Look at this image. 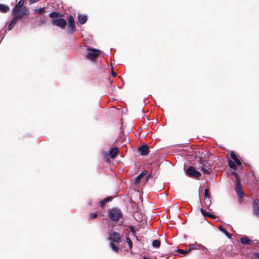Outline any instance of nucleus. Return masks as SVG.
<instances>
[{
	"label": "nucleus",
	"instance_id": "obj_30",
	"mask_svg": "<svg viewBox=\"0 0 259 259\" xmlns=\"http://www.w3.org/2000/svg\"><path fill=\"white\" fill-rule=\"evenodd\" d=\"M35 12L41 15L45 12V8H40V9L36 10Z\"/></svg>",
	"mask_w": 259,
	"mask_h": 259
},
{
	"label": "nucleus",
	"instance_id": "obj_26",
	"mask_svg": "<svg viewBox=\"0 0 259 259\" xmlns=\"http://www.w3.org/2000/svg\"><path fill=\"white\" fill-rule=\"evenodd\" d=\"M200 211L201 212V213L204 216V217H211V218H213L214 215L213 214H211L210 213H209L207 212H206L205 211V210H204L202 208H200Z\"/></svg>",
	"mask_w": 259,
	"mask_h": 259
},
{
	"label": "nucleus",
	"instance_id": "obj_29",
	"mask_svg": "<svg viewBox=\"0 0 259 259\" xmlns=\"http://www.w3.org/2000/svg\"><path fill=\"white\" fill-rule=\"evenodd\" d=\"M98 214L97 213L92 212V213H91V214H90V219H95V218H97L98 217Z\"/></svg>",
	"mask_w": 259,
	"mask_h": 259
},
{
	"label": "nucleus",
	"instance_id": "obj_21",
	"mask_svg": "<svg viewBox=\"0 0 259 259\" xmlns=\"http://www.w3.org/2000/svg\"><path fill=\"white\" fill-rule=\"evenodd\" d=\"M9 10V7L4 4H0V12L6 13Z\"/></svg>",
	"mask_w": 259,
	"mask_h": 259
},
{
	"label": "nucleus",
	"instance_id": "obj_1",
	"mask_svg": "<svg viewBox=\"0 0 259 259\" xmlns=\"http://www.w3.org/2000/svg\"><path fill=\"white\" fill-rule=\"evenodd\" d=\"M233 175L236 178L235 182V189L239 199V202L241 203L242 199L244 196V193L241 188V180L237 172H233Z\"/></svg>",
	"mask_w": 259,
	"mask_h": 259
},
{
	"label": "nucleus",
	"instance_id": "obj_3",
	"mask_svg": "<svg viewBox=\"0 0 259 259\" xmlns=\"http://www.w3.org/2000/svg\"><path fill=\"white\" fill-rule=\"evenodd\" d=\"M101 53V51L100 50L90 48L87 50L85 57L87 59L93 61L99 56Z\"/></svg>",
	"mask_w": 259,
	"mask_h": 259
},
{
	"label": "nucleus",
	"instance_id": "obj_9",
	"mask_svg": "<svg viewBox=\"0 0 259 259\" xmlns=\"http://www.w3.org/2000/svg\"><path fill=\"white\" fill-rule=\"evenodd\" d=\"M68 33L72 34L76 30L75 25L74 23V19L72 15H70L68 18Z\"/></svg>",
	"mask_w": 259,
	"mask_h": 259
},
{
	"label": "nucleus",
	"instance_id": "obj_25",
	"mask_svg": "<svg viewBox=\"0 0 259 259\" xmlns=\"http://www.w3.org/2000/svg\"><path fill=\"white\" fill-rule=\"evenodd\" d=\"M228 165L232 169H235L237 168L236 163L230 159L228 160Z\"/></svg>",
	"mask_w": 259,
	"mask_h": 259
},
{
	"label": "nucleus",
	"instance_id": "obj_2",
	"mask_svg": "<svg viewBox=\"0 0 259 259\" xmlns=\"http://www.w3.org/2000/svg\"><path fill=\"white\" fill-rule=\"evenodd\" d=\"M109 217L111 221L117 222L122 218V213L120 209L113 208L110 210Z\"/></svg>",
	"mask_w": 259,
	"mask_h": 259
},
{
	"label": "nucleus",
	"instance_id": "obj_17",
	"mask_svg": "<svg viewBox=\"0 0 259 259\" xmlns=\"http://www.w3.org/2000/svg\"><path fill=\"white\" fill-rule=\"evenodd\" d=\"M240 242L242 244L249 245L252 242V240L246 236H244L240 239Z\"/></svg>",
	"mask_w": 259,
	"mask_h": 259
},
{
	"label": "nucleus",
	"instance_id": "obj_4",
	"mask_svg": "<svg viewBox=\"0 0 259 259\" xmlns=\"http://www.w3.org/2000/svg\"><path fill=\"white\" fill-rule=\"evenodd\" d=\"M12 14L13 16L18 20H20L22 19L24 16L28 15L29 9L26 7H23V8L19 9L17 12H15V11H13Z\"/></svg>",
	"mask_w": 259,
	"mask_h": 259
},
{
	"label": "nucleus",
	"instance_id": "obj_13",
	"mask_svg": "<svg viewBox=\"0 0 259 259\" xmlns=\"http://www.w3.org/2000/svg\"><path fill=\"white\" fill-rule=\"evenodd\" d=\"M25 3V0H20L15 4V6L13 10L15 12H17L19 9L23 8V5Z\"/></svg>",
	"mask_w": 259,
	"mask_h": 259
},
{
	"label": "nucleus",
	"instance_id": "obj_5",
	"mask_svg": "<svg viewBox=\"0 0 259 259\" xmlns=\"http://www.w3.org/2000/svg\"><path fill=\"white\" fill-rule=\"evenodd\" d=\"M186 174L188 176L194 178H198L201 176V173L192 166L188 167L186 171Z\"/></svg>",
	"mask_w": 259,
	"mask_h": 259
},
{
	"label": "nucleus",
	"instance_id": "obj_8",
	"mask_svg": "<svg viewBox=\"0 0 259 259\" xmlns=\"http://www.w3.org/2000/svg\"><path fill=\"white\" fill-rule=\"evenodd\" d=\"M109 235L108 239L111 242L116 243H119L121 242V237L118 232L115 231L111 232L109 233Z\"/></svg>",
	"mask_w": 259,
	"mask_h": 259
},
{
	"label": "nucleus",
	"instance_id": "obj_27",
	"mask_svg": "<svg viewBox=\"0 0 259 259\" xmlns=\"http://www.w3.org/2000/svg\"><path fill=\"white\" fill-rule=\"evenodd\" d=\"M110 247L116 252H118L119 247L114 244V242H111L109 244Z\"/></svg>",
	"mask_w": 259,
	"mask_h": 259
},
{
	"label": "nucleus",
	"instance_id": "obj_20",
	"mask_svg": "<svg viewBox=\"0 0 259 259\" xmlns=\"http://www.w3.org/2000/svg\"><path fill=\"white\" fill-rule=\"evenodd\" d=\"M112 199V197H106V198H105L104 199L101 200V201L99 202L100 206L101 207H104V206L105 205L106 203L111 201Z\"/></svg>",
	"mask_w": 259,
	"mask_h": 259
},
{
	"label": "nucleus",
	"instance_id": "obj_22",
	"mask_svg": "<svg viewBox=\"0 0 259 259\" xmlns=\"http://www.w3.org/2000/svg\"><path fill=\"white\" fill-rule=\"evenodd\" d=\"M219 229L220 231L224 233L229 238H231L232 237V235L231 234L228 233L222 226H220L219 227Z\"/></svg>",
	"mask_w": 259,
	"mask_h": 259
},
{
	"label": "nucleus",
	"instance_id": "obj_15",
	"mask_svg": "<svg viewBox=\"0 0 259 259\" xmlns=\"http://www.w3.org/2000/svg\"><path fill=\"white\" fill-rule=\"evenodd\" d=\"M204 196L206 198H207L208 199L206 200V205L207 206H209L210 204V201L209 200L210 198V194L209 193V189L208 187H206L204 189Z\"/></svg>",
	"mask_w": 259,
	"mask_h": 259
},
{
	"label": "nucleus",
	"instance_id": "obj_16",
	"mask_svg": "<svg viewBox=\"0 0 259 259\" xmlns=\"http://www.w3.org/2000/svg\"><path fill=\"white\" fill-rule=\"evenodd\" d=\"M230 156L232 159L234 161V162L236 163L237 165H240L241 164L240 161L238 158L237 155L233 151H232L230 153Z\"/></svg>",
	"mask_w": 259,
	"mask_h": 259
},
{
	"label": "nucleus",
	"instance_id": "obj_34",
	"mask_svg": "<svg viewBox=\"0 0 259 259\" xmlns=\"http://www.w3.org/2000/svg\"><path fill=\"white\" fill-rule=\"evenodd\" d=\"M40 0H29V4L31 5V4H32L34 3H36V2H39Z\"/></svg>",
	"mask_w": 259,
	"mask_h": 259
},
{
	"label": "nucleus",
	"instance_id": "obj_11",
	"mask_svg": "<svg viewBox=\"0 0 259 259\" xmlns=\"http://www.w3.org/2000/svg\"><path fill=\"white\" fill-rule=\"evenodd\" d=\"M119 153V150L117 147L112 148L110 149L109 152V156L112 159H114Z\"/></svg>",
	"mask_w": 259,
	"mask_h": 259
},
{
	"label": "nucleus",
	"instance_id": "obj_35",
	"mask_svg": "<svg viewBox=\"0 0 259 259\" xmlns=\"http://www.w3.org/2000/svg\"><path fill=\"white\" fill-rule=\"evenodd\" d=\"M255 257H256L258 259H259V252H255L254 253Z\"/></svg>",
	"mask_w": 259,
	"mask_h": 259
},
{
	"label": "nucleus",
	"instance_id": "obj_33",
	"mask_svg": "<svg viewBox=\"0 0 259 259\" xmlns=\"http://www.w3.org/2000/svg\"><path fill=\"white\" fill-rule=\"evenodd\" d=\"M152 177H153V174H152V172H150L147 176H146L145 179H146V181H147L149 178H152Z\"/></svg>",
	"mask_w": 259,
	"mask_h": 259
},
{
	"label": "nucleus",
	"instance_id": "obj_12",
	"mask_svg": "<svg viewBox=\"0 0 259 259\" xmlns=\"http://www.w3.org/2000/svg\"><path fill=\"white\" fill-rule=\"evenodd\" d=\"M147 170H143L136 177L135 179V184L136 185H139L141 179H142L144 176L147 175Z\"/></svg>",
	"mask_w": 259,
	"mask_h": 259
},
{
	"label": "nucleus",
	"instance_id": "obj_37",
	"mask_svg": "<svg viewBox=\"0 0 259 259\" xmlns=\"http://www.w3.org/2000/svg\"><path fill=\"white\" fill-rule=\"evenodd\" d=\"M193 246H194V245H192L190 247V248H192V250L193 249H194L195 248L194 247H193Z\"/></svg>",
	"mask_w": 259,
	"mask_h": 259
},
{
	"label": "nucleus",
	"instance_id": "obj_24",
	"mask_svg": "<svg viewBox=\"0 0 259 259\" xmlns=\"http://www.w3.org/2000/svg\"><path fill=\"white\" fill-rule=\"evenodd\" d=\"M192 250V248H189L187 250H183V249H178L177 250V251L180 253H181V254H187V253H189L190 252V251Z\"/></svg>",
	"mask_w": 259,
	"mask_h": 259
},
{
	"label": "nucleus",
	"instance_id": "obj_36",
	"mask_svg": "<svg viewBox=\"0 0 259 259\" xmlns=\"http://www.w3.org/2000/svg\"><path fill=\"white\" fill-rule=\"evenodd\" d=\"M111 74H112L113 77H115L116 76V73L114 71H113V70H112Z\"/></svg>",
	"mask_w": 259,
	"mask_h": 259
},
{
	"label": "nucleus",
	"instance_id": "obj_19",
	"mask_svg": "<svg viewBox=\"0 0 259 259\" xmlns=\"http://www.w3.org/2000/svg\"><path fill=\"white\" fill-rule=\"evenodd\" d=\"M18 20H18L16 18H15L14 16H13V19L10 22V23H9V24L8 25V30H11L13 28V27L15 26V25L16 24V23H17V22Z\"/></svg>",
	"mask_w": 259,
	"mask_h": 259
},
{
	"label": "nucleus",
	"instance_id": "obj_18",
	"mask_svg": "<svg viewBox=\"0 0 259 259\" xmlns=\"http://www.w3.org/2000/svg\"><path fill=\"white\" fill-rule=\"evenodd\" d=\"M253 208L255 214L259 216V206L256 200H254L253 202Z\"/></svg>",
	"mask_w": 259,
	"mask_h": 259
},
{
	"label": "nucleus",
	"instance_id": "obj_6",
	"mask_svg": "<svg viewBox=\"0 0 259 259\" xmlns=\"http://www.w3.org/2000/svg\"><path fill=\"white\" fill-rule=\"evenodd\" d=\"M199 163L201 164L200 166V169L202 170L203 173L206 175H209L211 170H210V167L209 165L208 164V162L205 160H203L202 159H199Z\"/></svg>",
	"mask_w": 259,
	"mask_h": 259
},
{
	"label": "nucleus",
	"instance_id": "obj_31",
	"mask_svg": "<svg viewBox=\"0 0 259 259\" xmlns=\"http://www.w3.org/2000/svg\"><path fill=\"white\" fill-rule=\"evenodd\" d=\"M128 228H129L131 232H132V233L134 235H136V230H135V228L133 226H129Z\"/></svg>",
	"mask_w": 259,
	"mask_h": 259
},
{
	"label": "nucleus",
	"instance_id": "obj_7",
	"mask_svg": "<svg viewBox=\"0 0 259 259\" xmlns=\"http://www.w3.org/2000/svg\"><path fill=\"white\" fill-rule=\"evenodd\" d=\"M52 24L54 26H56L61 29H64L66 26L67 23L66 20L62 18L58 19H53L52 20Z\"/></svg>",
	"mask_w": 259,
	"mask_h": 259
},
{
	"label": "nucleus",
	"instance_id": "obj_23",
	"mask_svg": "<svg viewBox=\"0 0 259 259\" xmlns=\"http://www.w3.org/2000/svg\"><path fill=\"white\" fill-rule=\"evenodd\" d=\"M60 16H62V15L61 14H60L59 13L57 12H51L49 14V16L53 19H54V18L58 19L57 18Z\"/></svg>",
	"mask_w": 259,
	"mask_h": 259
},
{
	"label": "nucleus",
	"instance_id": "obj_10",
	"mask_svg": "<svg viewBox=\"0 0 259 259\" xmlns=\"http://www.w3.org/2000/svg\"><path fill=\"white\" fill-rule=\"evenodd\" d=\"M138 151L143 156L147 155L149 153V147L147 145H141L138 148Z\"/></svg>",
	"mask_w": 259,
	"mask_h": 259
},
{
	"label": "nucleus",
	"instance_id": "obj_14",
	"mask_svg": "<svg viewBox=\"0 0 259 259\" xmlns=\"http://www.w3.org/2000/svg\"><path fill=\"white\" fill-rule=\"evenodd\" d=\"M88 19L87 16L85 15H81L78 14V20L80 24H84Z\"/></svg>",
	"mask_w": 259,
	"mask_h": 259
},
{
	"label": "nucleus",
	"instance_id": "obj_28",
	"mask_svg": "<svg viewBox=\"0 0 259 259\" xmlns=\"http://www.w3.org/2000/svg\"><path fill=\"white\" fill-rule=\"evenodd\" d=\"M161 242L159 240H155L152 242V246L154 247L159 248L160 246Z\"/></svg>",
	"mask_w": 259,
	"mask_h": 259
},
{
	"label": "nucleus",
	"instance_id": "obj_32",
	"mask_svg": "<svg viewBox=\"0 0 259 259\" xmlns=\"http://www.w3.org/2000/svg\"><path fill=\"white\" fill-rule=\"evenodd\" d=\"M126 242L128 243L130 248H132V245H133V243H132V240L129 238L127 237L126 238Z\"/></svg>",
	"mask_w": 259,
	"mask_h": 259
}]
</instances>
